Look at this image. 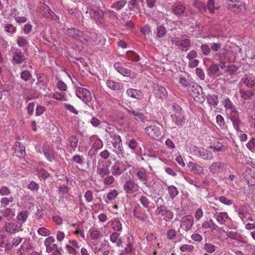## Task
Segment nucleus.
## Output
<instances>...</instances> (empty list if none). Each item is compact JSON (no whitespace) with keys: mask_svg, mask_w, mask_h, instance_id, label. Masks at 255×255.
<instances>
[{"mask_svg":"<svg viewBox=\"0 0 255 255\" xmlns=\"http://www.w3.org/2000/svg\"><path fill=\"white\" fill-rule=\"evenodd\" d=\"M187 166L190 170L194 174L201 175L203 174V168L199 164L192 161H189L187 163Z\"/></svg>","mask_w":255,"mask_h":255,"instance_id":"nucleus-24","label":"nucleus"},{"mask_svg":"<svg viewBox=\"0 0 255 255\" xmlns=\"http://www.w3.org/2000/svg\"><path fill=\"white\" fill-rule=\"evenodd\" d=\"M37 174L40 178L45 179L49 176V174L44 169H36Z\"/></svg>","mask_w":255,"mask_h":255,"instance_id":"nucleus-61","label":"nucleus"},{"mask_svg":"<svg viewBox=\"0 0 255 255\" xmlns=\"http://www.w3.org/2000/svg\"><path fill=\"white\" fill-rule=\"evenodd\" d=\"M209 148L213 149L214 151H225L227 149V146L225 143L218 142L213 145H210Z\"/></svg>","mask_w":255,"mask_h":255,"instance_id":"nucleus-37","label":"nucleus"},{"mask_svg":"<svg viewBox=\"0 0 255 255\" xmlns=\"http://www.w3.org/2000/svg\"><path fill=\"white\" fill-rule=\"evenodd\" d=\"M133 215L137 219L142 221H145L148 218L147 215L144 212L134 211Z\"/></svg>","mask_w":255,"mask_h":255,"instance_id":"nucleus-58","label":"nucleus"},{"mask_svg":"<svg viewBox=\"0 0 255 255\" xmlns=\"http://www.w3.org/2000/svg\"><path fill=\"white\" fill-rule=\"evenodd\" d=\"M76 95L79 98L86 103L90 102L92 100V96L90 91L83 87H77L76 89Z\"/></svg>","mask_w":255,"mask_h":255,"instance_id":"nucleus-12","label":"nucleus"},{"mask_svg":"<svg viewBox=\"0 0 255 255\" xmlns=\"http://www.w3.org/2000/svg\"><path fill=\"white\" fill-rule=\"evenodd\" d=\"M106 85L110 89L114 91H121L124 89L123 84L122 83L117 82L113 80H107Z\"/></svg>","mask_w":255,"mask_h":255,"instance_id":"nucleus-29","label":"nucleus"},{"mask_svg":"<svg viewBox=\"0 0 255 255\" xmlns=\"http://www.w3.org/2000/svg\"><path fill=\"white\" fill-rule=\"evenodd\" d=\"M194 249V247L191 245L185 244L180 247V250L182 252L190 253L192 252Z\"/></svg>","mask_w":255,"mask_h":255,"instance_id":"nucleus-59","label":"nucleus"},{"mask_svg":"<svg viewBox=\"0 0 255 255\" xmlns=\"http://www.w3.org/2000/svg\"><path fill=\"white\" fill-rule=\"evenodd\" d=\"M43 7L44 12H45L44 16L46 17L52 19L54 20H57L58 19V16L49 8L47 5H44Z\"/></svg>","mask_w":255,"mask_h":255,"instance_id":"nucleus-39","label":"nucleus"},{"mask_svg":"<svg viewBox=\"0 0 255 255\" xmlns=\"http://www.w3.org/2000/svg\"><path fill=\"white\" fill-rule=\"evenodd\" d=\"M126 94L128 97L136 99H141L143 97V94L140 90L129 88L127 90Z\"/></svg>","mask_w":255,"mask_h":255,"instance_id":"nucleus-25","label":"nucleus"},{"mask_svg":"<svg viewBox=\"0 0 255 255\" xmlns=\"http://www.w3.org/2000/svg\"><path fill=\"white\" fill-rule=\"evenodd\" d=\"M216 122L219 127L222 129H226L227 128V126L225 124L224 119L221 115L217 116Z\"/></svg>","mask_w":255,"mask_h":255,"instance_id":"nucleus-53","label":"nucleus"},{"mask_svg":"<svg viewBox=\"0 0 255 255\" xmlns=\"http://www.w3.org/2000/svg\"><path fill=\"white\" fill-rule=\"evenodd\" d=\"M17 45L21 47H23L28 44V41L24 36H18L16 38Z\"/></svg>","mask_w":255,"mask_h":255,"instance_id":"nucleus-51","label":"nucleus"},{"mask_svg":"<svg viewBox=\"0 0 255 255\" xmlns=\"http://www.w3.org/2000/svg\"><path fill=\"white\" fill-rule=\"evenodd\" d=\"M119 194V192L117 190H113L104 195V200L107 204H111L116 199Z\"/></svg>","mask_w":255,"mask_h":255,"instance_id":"nucleus-26","label":"nucleus"},{"mask_svg":"<svg viewBox=\"0 0 255 255\" xmlns=\"http://www.w3.org/2000/svg\"><path fill=\"white\" fill-rule=\"evenodd\" d=\"M128 114H132L135 117V119L137 121H140L142 123L147 121V118L144 116V115L138 112H136L134 110H128Z\"/></svg>","mask_w":255,"mask_h":255,"instance_id":"nucleus-38","label":"nucleus"},{"mask_svg":"<svg viewBox=\"0 0 255 255\" xmlns=\"http://www.w3.org/2000/svg\"><path fill=\"white\" fill-rule=\"evenodd\" d=\"M230 120L232 123L233 126L237 132L241 131L240 126L242 124L241 121L240 119L239 115H232L229 117Z\"/></svg>","mask_w":255,"mask_h":255,"instance_id":"nucleus-31","label":"nucleus"},{"mask_svg":"<svg viewBox=\"0 0 255 255\" xmlns=\"http://www.w3.org/2000/svg\"><path fill=\"white\" fill-rule=\"evenodd\" d=\"M193 6L198 8L201 12H204L206 11L205 4L198 0H195L193 3Z\"/></svg>","mask_w":255,"mask_h":255,"instance_id":"nucleus-55","label":"nucleus"},{"mask_svg":"<svg viewBox=\"0 0 255 255\" xmlns=\"http://www.w3.org/2000/svg\"><path fill=\"white\" fill-rule=\"evenodd\" d=\"M202 227L204 229H210L212 233L217 231L219 229V226L212 219L204 221L202 224Z\"/></svg>","mask_w":255,"mask_h":255,"instance_id":"nucleus-22","label":"nucleus"},{"mask_svg":"<svg viewBox=\"0 0 255 255\" xmlns=\"http://www.w3.org/2000/svg\"><path fill=\"white\" fill-rule=\"evenodd\" d=\"M242 84L249 88L255 89V78L254 77L246 75L241 78L239 85Z\"/></svg>","mask_w":255,"mask_h":255,"instance_id":"nucleus-19","label":"nucleus"},{"mask_svg":"<svg viewBox=\"0 0 255 255\" xmlns=\"http://www.w3.org/2000/svg\"><path fill=\"white\" fill-rule=\"evenodd\" d=\"M120 235L119 233L115 232L110 235V240L112 243L115 244L116 246L123 247V242L122 238L120 237Z\"/></svg>","mask_w":255,"mask_h":255,"instance_id":"nucleus-32","label":"nucleus"},{"mask_svg":"<svg viewBox=\"0 0 255 255\" xmlns=\"http://www.w3.org/2000/svg\"><path fill=\"white\" fill-rule=\"evenodd\" d=\"M166 33V30L163 25H157L156 31L155 32L156 36L157 38H161L163 37Z\"/></svg>","mask_w":255,"mask_h":255,"instance_id":"nucleus-48","label":"nucleus"},{"mask_svg":"<svg viewBox=\"0 0 255 255\" xmlns=\"http://www.w3.org/2000/svg\"><path fill=\"white\" fill-rule=\"evenodd\" d=\"M125 192L128 195H133L139 190V185L131 179L128 180L123 186Z\"/></svg>","mask_w":255,"mask_h":255,"instance_id":"nucleus-13","label":"nucleus"},{"mask_svg":"<svg viewBox=\"0 0 255 255\" xmlns=\"http://www.w3.org/2000/svg\"><path fill=\"white\" fill-rule=\"evenodd\" d=\"M139 201L144 208L146 209L149 208L150 202L146 196L144 195L140 196L139 198Z\"/></svg>","mask_w":255,"mask_h":255,"instance_id":"nucleus-49","label":"nucleus"},{"mask_svg":"<svg viewBox=\"0 0 255 255\" xmlns=\"http://www.w3.org/2000/svg\"><path fill=\"white\" fill-rule=\"evenodd\" d=\"M207 5L209 12L212 14L215 13V10L219 8L218 6L215 5V1L214 0H208Z\"/></svg>","mask_w":255,"mask_h":255,"instance_id":"nucleus-50","label":"nucleus"},{"mask_svg":"<svg viewBox=\"0 0 255 255\" xmlns=\"http://www.w3.org/2000/svg\"><path fill=\"white\" fill-rule=\"evenodd\" d=\"M110 223L112 229L116 232L122 231L123 225L119 219L115 218L110 221Z\"/></svg>","mask_w":255,"mask_h":255,"instance_id":"nucleus-33","label":"nucleus"},{"mask_svg":"<svg viewBox=\"0 0 255 255\" xmlns=\"http://www.w3.org/2000/svg\"><path fill=\"white\" fill-rule=\"evenodd\" d=\"M114 68L119 73L124 76H129L130 75V70L123 67L120 63H115L114 64Z\"/></svg>","mask_w":255,"mask_h":255,"instance_id":"nucleus-36","label":"nucleus"},{"mask_svg":"<svg viewBox=\"0 0 255 255\" xmlns=\"http://www.w3.org/2000/svg\"><path fill=\"white\" fill-rule=\"evenodd\" d=\"M52 98L57 100L66 101V93L64 92H56L53 94Z\"/></svg>","mask_w":255,"mask_h":255,"instance_id":"nucleus-56","label":"nucleus"},{"mask_svg":"<svg viewBox=\"0 0 255 255\" xmlns=\"http://www.w3.org/2000/svg\"><path fill=\"white\" fill-rule=\"evenodd\" d=\"M228 238L232 240H237L241 243L246 244L248 242L247 237L242 234L241 232L236 231H231L226 232Z\"/></svg>","mask_w":255,"mask_h":255,"instance_id":"nucleus-15","label":"nucleus"},{"mask_svg":"<svg viewBox=\"0 0 255 255\" xmlns=\"http://www.w3.org/2000/svg\"><path fill=\"white\" fill-rule=\"evenodd\" d=\"M3 229L6 232L14 234L19 231L17 225L14 223H8L3 227Z\"/></svg>","mask_w":255,"mask_h":255,"instance_id":"nucleus-35","label":"nucleus"},{"mask_svg":"<svg viewBox=\"0 0 255 255\" xmlns=\"http://www.w3.org/2000/svg\"><path fill=\"white\" fill-rule=\"evenodd\" d=\"M166 190L168 191L170 198L172 199L175 198L178 194L177 188L173 185L169 186Z\"/></svg>","mask_w":255,"mask_h":255,"instance_id":"nucleus-42","label":"nucleus"},{"mask_svg":"<svg viewBox=\"0 0 255 255\" xmlns=\"http://www.w3.org/2000/svg\"><path fill=\"white\" fill-rule=\"evenodd\" d=\"M44 245L46 247V251L50 253L57 248V246L55 244V239L52 236H49L45 239L44 241Z\"/></svg>","mask_w":255,"mask_h":255,"instance_id":"nucleus-20","label":"nucleus"},{"mask_svg":"<svg viewBox=\"0 0 255 255\" xmlns=\"http://www.w3.org/2000/svg\"><path fill=\"white\" fill-rule=\"evenodd\" d=\"M97 173L101 177L108 175L110 173V170L108 165L103 163L98 164L97 169Z\"/></svg>","mask_w":255,"mask_h":255,"instance_id":"nucleus-28","label":"nucleus"},{"mask_svg":"<svg viewBox=\"0 0 255 255\" xmlns=\"http://www.w3.org/2000/svg\"><path fill=\"white\" fill-rule=\"evenodd\" d=\"M136 175L138 180L143 182V184H144L145 186L148 187L149 186V183L148 182L149 176L147 172L144 169L138 170L136 172Z\"/></svg>","mask_w":255,"mask_h":255,"instance_id":"nucleus-27","label":"nucleus"},{"mask_svg":"<svg viewBox=\"0 0 255 255\" xmlns=\"http://www.w3.org/2000/svg\"><path fill=\"white\" fill-rule=\"evenodd\" d=\"M239 92L241 98L244 100H252L255 95V89L246 90L242 88H240Z\"/></svg>","mask_w":255,"mask_h":255,"instance_id":"nucleus-21","label":"nucleus"},{"mask_svg":"<svg viewBox=\"0 0 255 255\" xmlns=\"http://www.w3.org/2000/svg\"><path fill=\"white\" fill-rule=\"evenodd\" d=\"M72 228L74 229V234L76 235L80 236L83 239H85L84 227L83 224L80 222H77L72 224Z\"/></svg>","mask_w":255,"mask_h":255,"instance_id":"nucleus-30","label":"nucleus"},{"mask_svg":"<svg viewBox=\"0 0 255 255\" xmlns=\"http://www.w3.org/2000/svg\"><path fill=\"white\" fill-rule=\"evenodd\" d=\"M153 93L155 96L158 99H165L167 97V92L166 89L158 84L153 85Z\"/></svg>","mask_w":255,"mask_h":255,"instance_id":"nucleus-16","label":"nucleus"},{"mask_svg":"<svg viewBox=\"0 0 255 255\" xmlns=\"http://www.w3.org/2000/svg\"><path fill=\"white\" fill-rule=\"evenodd\" d=\"M106 131L107 133L106 134V137L110 136V137H112L113 136L118 135L115 131V128L113 126L108 125V126L106 128Z\"/></svg>","mask_w":255,"mask_h":255,"instance_id":"nucleus-57","label":"nucleus"},{"mask_svg":"<svg viewBox=\"0 0 255 255\" xmlns=\"http://www.w3.org/2000/svg\"><path fill=\"white\" fill-rule=\"evenodd\" d=\"M207 100L208 103L212 106H216L219 103L218 97L216 95H208L207 96Z\"/></svg>","mask_w":255,"mask_h":255,"instance_id":"nucleus-43","label":"nucleus"},{"mask_svg":"<svg viewBox=\"0 0 255 255\" xmlns=\"http://www.w3.org/2000/svg\"><path fill=\"white\" fill-rule=\"evenodd\" d=\"M227 166L223 162H213L209 167L211 173L214 174H219L226 170Z\"/></svg>","mask_w":255,"mask_h":255,"instance_id":"nucleus-11","label":"nucleus"},{"mask_svg":"<svg viewBox=\"0 0 255 255\" xmlns=\"http://www.w3.org/2000/svg\"><path fill=\"white\" fill-rule=\"evenodd\" d=\"M144 131L149 137L156 139L159 137L161 134L160 128L155 125H150L144 129Z\"/></svg>","mask_w":255,"mask_h":255,"instance_id":"nucleus-14","label":"nucleus"},{"mask_svg":"<svg viewBox=\"0 0 255 255\" xmlns=\"http://www.w3.org/2000/svg\"><path fill=\"white\" fill-rule=\"evenodd\" d=\"M43 153L47 159L50 162H52L55 159V151L50 145L44 146Z\"/></svg>","mask_w":255,"mask_h":255,"instance_id":"nucleus-23","label":"nucleus"},{"mask_svg":"<svg viewBox=\"0 0 255 255\" xmlns=\"http://www.w3.org/2000/svg\"><path fill=\"white\" fill-rule=\"evenodd\" d=\"M25 59V56L22 52L16 51L13 53V60L16 63H22Z\"/></svg>","mask_w":255,"mask_h":255,"instance_id":"nucleus-41","label":"nucleus"},{"mask_svg":"<svg viewBox=\"0 0 255 255\" xmlns=\"http://www.w3.org/2000/svg\"><path fill=\"white\" fill-rule=\"evenodd\" d=\"M14 198L12 196L9 198L4 197L1 199L0 203L1 206H6L8 205L9 203H12L14 201Z\"/></svg>","mask_w":255,"mask_h":255,"instance_id":"nucleus-60","label":"nucleus"},{"mask_svg":"<svg viewBox=\"0 0 255 255\" xmlns=\"http://www.w3.org/2000/svg\"><path fill=\"white\" fill-rule=\"evenodd\" d=\"M126 56L130 60L137 62L139 60V56L132 51H128L126 53Z\"/></svg>","mask_w":255,"mask_h":255,"instance_id":"nucleus-54","label":"nucleus"},{"mask_svg":"<svg viewBox=\"0 0 255 255\" xmlns=\"http://www.w3.org/2000/svg\"><path fill=\"white\" fill-rule=\"evenodd\" d=\"M89 232L92 240H98L103 237L102 233L96 228L90 229Z\"/></svg>","mask_w":255,"mask_h":255,"instance_id":"nucleus-40","label":"nucleus"},{"mask_svg":"<svg viewBox=\"0 0 255 255\" xmlns=\"http://www.w3.org/2000/svg\"><path fill=\"white\" fill-rule=\"evenodd\" d=\"M89 13L91 18L93 19L97 23H102L104 21V11L99 8H89L87 13Z\"/></svg>","mask_w":255,"mask_h":255,"instance_id":"nucleus-8","label":"nucleus"},{"mask_svg":"<svg viewBox=\"0 0 255 255\" xmlns=\"http://www.w3.org/2000/svg\"><path fill=\"white\" fill-rule=\"evenodd\" d=\"M171 41L175 45L177 48L182 51H187L190 48L191 41L186 35H182L180 38L178 37H172Z\"/></svg>","mask_w":255,"mask_h":255,"instance_id":"nucleus-3","label":"nucleus"},{"mask_svg":"<svg viewBox=\"0 0 255 255\" xmlns=\"http://www.w3.org/2000/svg\"><path fill=\"white\" fill-rule=\"evenodd\" d=\"M189 152L192 154L204 160H211L214 157L211 151L202 147L191 145L189 147Z\"/></svg>","mask_w":255,"mask_h":255,"instance_id":"nucleus-2","label":"nucleus"},{"mask_svg":"<svg viewBox=\"0 0 255 255\" xmlns=\"http://www.w3.org/2000/svg\"><path fill=\"white\" fill-rule=\"evenodd\" d=\"M169 111L172 123L179 128L182 127L186 121V116L183 109L177 104L173 103Z\"/></svg>","mask_w":255,"mask_h":255,"instance_id":"nucleus-1","label":"nucleus"},{"mask_svg":"<svg viewBox=\"0 0 255 255\" xmlns=\"http://www.w3.org/2000/svg\"><path fill=\"white\" fill-rule=\"evenodd\" d=\"M235 211L238 213L239 217L244 222L245 219L247 218V215L249 214L248 211L245 209L243 207L236 209Z\"/></svg>","mask_w":255,"mask_h":255,"instance_id":"nucleus-46","label":"nucleus"},{"mask_svg":"<svg viewBox=\"0 0 255 255\" xmlns=\"http://www.w3.org/2000/svg\"><path fill=\"white\" fill-rule=\"evenodd\" d=\"M68 142L69 146L75 150L77 147L78 143V139L76 136L72 135L68 139Z\"/></svg>","mask_w":255,"mask_h":255,"instance_id":"nucleus-44","label":"nucleus"},{"mask_svg":"<svg viewBox=\"0 0 255 255\" xmlns=\"http://www.w3.org/2000/svg\"><path fill=\"white\" fill-rule=\"evenodd\" d=\"M187 90L192 96L193 97L195 100L200 101V97L203 98L202 88L198 84L191 82Z\"/></svg>","mask_w":255,"mask_h":255,"instance_id":"nucleus-6","label":"nucleus"},{"mask_svg":"<svg viewBox=\"0 0 255 255\" xmlns=\"http://www.w3.org/2000/svg\"><path fill=\"white\" fill-rule=\"evenodd\" d=\"M37 233L39 235L43 237L48 236L50 234L49 230L44 227L39 228L37 230Z\"/></svg>","mask_w":255,"mask_h":255,"instance_id":"nucleus-62","label":"nucleus"},{"mask_svg":"<svg viewBox=\"0 0 255 255\" xmlns=\"http://www.w3.org/2000/svg\"><path fill=\"white\" fill-rule=\"evenodd\" d=\"M193 217L188 215L183 217L181 220L180 228L185 231L190 230L193 225Z\"/></svg>","mask_w":255,"mask_h":255,"instance_id":"nucleus-17","label":"nucleus"},{"mask_svg":"<svg viewBox=\"0 0 255 255\" xmlns=\"http://www.w3.org/2000/svg\"><path fill=\"white\" fill-rule=\"evenodd\" d=\"M204 249L209 253H213L216 250V247L211 243H206L204 245Z\"/></svg>","mask_w":255,"mask_h":255,"instance_id":"nucleus-64","label":"nucleus"},{"mask_svg":"<svg viewBox=\"0 0 255 255\" xmlns=\"http://www.w3.org/2000/svg\"><path fill=\"white\" fill-rule=\"evenodd\" d=\"M127 3V0H120L115 2L111 6V7L117 10H120L126 5Z\"/></svg>","mask_w":255,"mask_h":255,"instance_id":"nucleus-45","label":"nucleus"},{"mask_svg":"<svg viewBox=\"0 0 255 255\" xmlns=\"http://www.w3.org/2000/svg\"><path fill=\"white\" fill-rule=\"evenodd\" d=\"M213 217L220 225H225L228 220H231L228 213L225 212H216L213 214Z\"/></svg>","mask_w":255,"mask_h":255,"instance_id":"nucleus-18","label":"nucleus"},{"mask_svg":"<svg viewBox=\"0 0 255 255\" xmlns=\"http://www.w3.org/2000/svg\"><path fill=\"white\" fill-rule=\"evenodd\" d=\"M185 10V7L182 4H177L173 6L172 12L176 15H180L183 13Z\"/></svg>","mask_w":255,"mask_h":255,"instance_id":"nucleus-47","label":"nucleus"},{"mask_svg":"<svg viewBox=\"0 0 255 255\" xmlns=\"http://www.w3.org/2000/svg\"><path fill=\"white\" fill-rule=\"evenodd\" d=\"M14 150V153L18 157H22L25 154V147L20 142H16Z\"/></svg>","mask_w":255,"mask_h":255,"instance_id":"nucleus-34","label":"nucleus"},{"mask_svg":"<svg viewBox=\"0 0 255 255\" xmlns=\"http://www.w3.org/2000/svg\"><path fill=\"white\" fill-rule=\"evenodd\" d=\"M246 146L250 151L254 152L255 147V138L252 137L247 143Z\"/></svg>","mask_w":255,"mask_h":255,"instance_id":"nucleus-63","label":"nucleus"},{"mask_svg":"<svg viewBox=\"0 0 255 255\" xmlns=\"http://www.w3.org/2000/svg\"><path fill=\"white\" fill-rule=\"evenodd\" d=\"M125 243L126 247L119 250L120 255H130L131 253L134 251L133 247V237L131 235L128 234L126 236V241H124L123 244Z\"/></svg>","mask_w":255,"mask_h":255,"instance_id":"nucleus-4","label":"nucleus"},{"mask_svg":"<svg viewBox=\"0 0 255 255\" xmlns=\"http://www.w3.org/2000/svg\"><path fill=\"white\" fill-rule=\"evenodd\" d=\"M155 212L157 215L163 216V219L167 222L170 221L174 215L172 211L168 210L165 206L162 205L157 207Z\"/></svg>","mask_w":255,"mask_h":255,"instance_id":"nucleus-10","label":"nucleus"},{"mask_svg":"<svg viewBox=\"0 0 255 255\" xmlns=\"http://www.w3.org/2000/svg\"><path fill=\"white\" fill-rule=\"evenodd\" d=\"M130 164H125L122 161L116 160L111 167V171L113 175L119 176L128 167H130Z\"/></svg>","mask_w":255,"mask_h":255,"instance_id":"nucleus-7","label":"nucleus"},{"mask_svg":"<svg viewBox=\"0 0 255 255\" xmlns=\"http://www.w3.org/2000/svg\"><path fill=\"white\" fill-rule=\"evenodd\" d=\"M112 138L111 143L113 146V151L120 156L124 154V147L121 136L118 134L114 135Z\"/></svg>","mask_w":255,"mask_h":255,"instance_id":"nucleus-5","label":"nucleus"},{"mask_svg":"<svg viewBox=\"0 0 255 255\" xmlns=\"http://www.w3.org/2000/svg\"><path fill=\"white\" fill-rule=\"evenodd\" d=\"M28 212L27 211H22L19 213L17 216L18 221L22 223L25 222L28 217Z\"/></svg>","mask_w":255,"mask_h":255,"instance_id":"nucleus-52","label":"nucleus"},{"mask_svg":"<svg viewBox=\"0 0 255 255\" xmlns=\"http://www.w3.org/2000/svg\"><path fill=\"white\" fill-rule=\"evenodd\" d=\"M90 141L92 143V146L90 149L89 153L90 155L96 154L98 151L103 146V143L102 140L97 135H93L91 137Z\"/></svg>","mask_w":255,"mask_h":255,"instance_id":"nucleus-9","label":"nucleus"}]
</instances>
